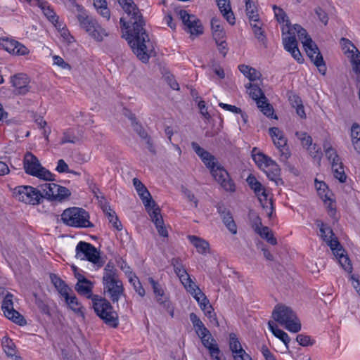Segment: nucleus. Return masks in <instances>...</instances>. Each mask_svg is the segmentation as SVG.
Returning <instances> with one entry per match:
<instances>
[{"label":"nucleus","instance_id":"56","mask_svg":"<svg viewBox=\"0 0 360 360\" xmlns=\"http://www.w3.org/2000/svg\"><path fill=\"white\" fill-rule=\"evenodd\" d=\"M247 182L250 187L254 191L255 193H258L262 190L265 188L262 184L252 175H250L247 178Z\"/></svg>","mask_w":360,"mask_h":360},{"label":"nucleus","instance_id":"61","mask_svg":"<svg viewBox=\"0 0 360 360\" xmlns=\"http://www.w3.org/2000/svg\"><path fill=\"white\" fill-rule=\"evenodd\" d=\"M78 138L71 131H66L63 134V137L60 141V144L67 143H75L78 141Z\"/></svg>","mask_w":360,"mask_h":360},{"label":"nucleus","instance_id":"63","mask_svg":"<svg viewBox=\"0 0 360 360\" xmlns=\"http://www.w3.org/2000/svg\"><path fill=\"white\" fill-rule=\"evenodd\" d=\"M314 12L318 16L319 20L323 22L325 25L328 24V13L321 7L318 6L315 8Z\"/></svg>","mask_w":360,"mask_h":360},{"label":"nucleus","instance_id":"20","mask_svg":"<svg viewBox=\"0 0 360 360\" xmlns=\"http://www.w3.org/2000/svg\"><path fill=\"white\" fill-rule=\"evenodd\" d=\"M148 213L152 221L155 225L158 233L162 237H167L168 232L164 226V221L161 215L160 209L159 207H155L152 210H149Z\"/></svg>","mask_w":360,"mask_h":360},{"label":"nucleus","instance_id":"29","mask_svg":"<svg viewBox=\"0 0 360 360\" xmlns=\"http://www.w3.org/2000/svg\"><path fill=\"white\" fill-rule=\"evenodd\" d=\"M50 278L52 283L62 297H67L68 295L72 292V290L68 287V285H66L65 283L57 275L51 274L50 275Z\"/></svg>","mask_w":360,"mask_h":360},{"label":"nucleus","instance_id":"34","mask_svg":"<svg viewBox=\"0 0 360 360\" xmlns=\"http://www.w3.org/2000/svg\"><path fill=\"white\" fill-rule=\"evenodd\" d=\"M331 169L333 176L335 179H338L340 182L343 183L347 179V175L345 172L343 164L342 161L335 162L331 165Z\"/></svg>","mask_w":360,"mask_h":360},{"label":"nucleus","instance_id":"8","mask_svg":"<svg viewBox=\"0 0 360 360\" xmlns=\"http://www.w3.org/2000/svg\"><path fill=\"white\" fill-rule=\"evenodd\" d=\"M15 198L25 204L37 205L42 202V195L40 188H37L31 186H19L14 188Z\"/></svg>","mask_w":360,"mask_h":360},{"label":"nucleus","instance_id":"24","mask_svg":"<svg viewBox=\"0 0 360 360\" xmlns=\"http://www.w3.org/2000/svg\"><path fill=\"white\" fill-rule=\"evenodd\" d=\"M338 259L340 266L347 272H352V266L350 263V260L347 255H345V250L342 248L341 245L340 246H335V250H331Z\"/></svg>","mask_w":360,"mask_h":360},{"label":"nucleus","instance_id":"17","mask_svg":"<svg viewBox=\"0 0 360 360\" xmlns=\"http://www.w3.org/2000/svg\"><path fill=\"white\" fill-rule=\"evenodd\" d=\"M11 83L15 87V94L24 95L30 90V79L27 75L19 73L11 77Z\"/></svg>","mask_w":360,"mask_h":360},{"label":"nucleus","instance_id":"45","mask_svg":"<svg viewBox=\"0 0 360 360\" xmlns=\"http://www.w3.org/2000/svg\"><path fill=\"white\" fill-rule=\"evenodd\" d=\"M201 339L202 345L210 350L217 346L215 340L212 337L210 331L208 333H200L198 335Z\"/></svg>","mask_w":360,"mask_h":360},{"label":"nucleus","instance_id":"42","mask_svg":"<svg viewBox=\"0 0 360 360\" xmlns=\"http://www.w3.org/2000/svg\"><path fill=\"white\" fill-rule=\"evenodd\" d=\"M189 318L198 335L200 333H208V329L195 313H191Z\"/></svg>","mask_w":360,"mask_h":360},{"label":"nucleus","instance_id":"58","mask_svg":"<svg viewBox=\"0 0 360 360\" xmlns=\"http://www.w3.org/2000/svg\"><path fill=\"white\" fill-rule=\"evenodd\" d=\"M184 287L186 290L191 294L195 300L196 297H200L201 294H204L193 281L191 283L185 285Z\"/></svg>","mask_w":360,"mask_h":360},{"label":"nucleus","instance_id":"4","mask_svg":"<svg viewBox=\"0 0 360 360\" xmlns=\"http://www.w3.org/2000/svg\"><path fill=\"white\" fill-rule=\"evenodd\" d=\"M272 318L286 330L298 333L302 328L301 322L292 309L284 304H276L272 311Z\"/></svg>","mask_w":360,"mask_h":360},{"label":"nucleus","instance_id":"14","mask_svg":"<svg viewBox=\"0 0 360 360\" xmlns=\"http://www.w3.org/2000/svg\"><path fill=\"white\" fill-rule=\"evenodd\" d=\"M309 41L308 44L303 46L304 51L311 61L317 67L319 72L324 75L326 72V66L322 54L316 44L312 40L309 39Z\"/></svg>","mask_w":360,"mask_h":360},{"label":"nucleus","instance_id":"64","mask_svg":"<svg viewBox=\"0 0 360 360\" xmlns=\"http://www.w3.org/2000/svg\"><path fill=\"white\" fill-rule=\"evenodd\" d=\"M53 59L54 65H56L64 70H68L69 71L71 70V65L66 63L60 56H53Z\"/></svg>","mask_w":360,"mask_h":360},{"label":"nucleus","instance_id":"6","mask_svg":"<svg viewBox=\"0 0 360 360\" xmlns=\"http://www.w3.org/2000/svg\"><path fill=\"white\" fill-rule=\"evenodd\" d=\"M62 221L69 226L77 228L93 227L94 224L89 221V214L84 209L79 207H70L63 211L61 214Z\"/></svg>","mask_w":360,"mask_h":360},{"label":"nucleus","instance_id":"33","mask_svg":"<svg viewBox=\"0 0 360 360\" xmlns=\"http://www.w3.org/2000/svg\"><path fill=\"white\" fill-rule=\"evenodd\" d=\"M268 325H269V329L273 333V334L276 338H278L281 340H282V342L285 344L286 347L288 348V343L290 342V340L288 335L283 330L278 328L276 323L272 321H269L268 322Z\"/></svg>","mask_w":360,"mask_h":360},{"label":"nucleus","instance_id":"16","mask_svg":"<svg viewBox=\"0 0 360 360\" xmlns=\"http://www.w3.org/2000/svg\"><path fill=\"white\" fill-rule=\"evenodd\" d=\"M133 184L141 199L143 204L144 205L147 212L153 210L155 207H158L156 202L151 198L150 193L148 191L147 188L142 184V182L134 178L133 179Z\"/></svg>","mask_w":360,"mask_h":360},{"label":"nucleus","instance_id":"31","mask_svg":"<svg viewBox=\"0 0 360 360\" xmlns=\"http://www.w3.org/2000/svg\"><path fill=\"white\" fill-rule=\"evenodd\" d=\"M37 5L42 10L44 15L52 22H58V16L46 1L43 0H34Z\"/></svg>","mask_w":360,"mask_h":360},{"label":"nucleus","instance_id":"28","mask_svg":"<svg viewBox=\"0 0 360 360\" xmlns=\"http://www.w3.org/2000/svg\"><path fill=\"white\" fill-rule=\"evenodd\" d=\"M212 36L216 42L225 38V31L220 20L213 17L211 20Z\"/></svg>","mask_w":360,"mask_h":360},{"label":"nucleus","instance_id":"60","mask_svg":"<svg viewBox=\"0 0 360 360\" xmlns=\"http://www.w3.org/2000/svg\"><path fill=\"white\" fill-rule=\"evenodd\" d=\"M250 220L252 224V227L256 232L262 227V220L260 217L255 212H250L249 214Z\"/></svg>","mask_w":360,"mask_h":360},{"label":"nucleus","instance_id":"21","mask_svg":"<svg viewBox=\"0 0 360 360\" xmlns=\"http://www.w3.org/2000/svg\"><path fill=\"white\" fill-rule=\"evenodd\" d=\"M273 9L277 21L279 23L285 22L282 27L283 35H285L286 34H291L292 33V29H291V24L286 13L282 8L276 5L273 6Z\"/></svg>","mask_w":360,"mask_h":360},{"label":"nucleus","instance_id":"35","mask_svg":"<svg viewBox=\"0 0 360 360\" xmlns=\"http://www.w3.org/2000/svg\"><path fill=\"white\" fill-rule=\"evenodd\" d=\"M291 29H292V33L291 34L295 35V34L297 33L303 46L308 44V41H309V39L312 40L307 30L302 27L301 25L298 24H295L293 26L291 25Z\"/></svg>","mask_w":360,"mask_h":360},{"label":"nucleus","instance_id":"37","mask_svg":"<svg viewBox=\"0 0 360 360\" xmlns=\"http://www.w3.org/2000/svg\"><path fill=\"white\" fill-rule=\"evenodd\" d=\"M103 211L108 217L110 223H111L117 230H121L122 229V226L121 222L119 221L115 212L109 206H105L103 208Z\"/></svg>","mask_w":360,"mask_h":360},{"label":"nucleus","instance_id":"40","mask_svg":"<svg viewBox=\"0 0 360 360\" xmlns=\"http://www.w3.org/2000/svg\"><path fill=\"white\" fill-rule=\"evenodd\" d=\"M245 2L250 22H258L259 15L255 4L251 0H245Z\"/></svg>","mask_w":360,"mask_h":360},{"label":"nucleus","instance_id":"55","mask_svg":"<svg viewBox=\"0 0 360 360\" xmlns=\"http://www.w3.org/2000/svg\"><path fill=\"white\" fill-rule=\"evenodd\" d=\"M295 136L301 141V144L304 148L309 147V146L313 143L311 136L308 135L306 132L297 131Z\"/></svg>","mask_w":360,"mask_h":360},{"label":"nucleus","instance_id":"12","mask_svg":"<svg viewBox=\"0 0 360 360\" xmlns=\"http://www.w3.org/2000/svg\"><path fill=\"white\" fill-rule=\"evenodd\" d=\"M274 145L280 152V159L282 161H286L290 156V152L287 145V139L283 132L278 127H271L269 129Z\"/></svg>","mask_w":360,"mask_h":360},{"label":"nucleus","instance_id":"39","mask_svg":"<svg viewBox=\"0 0 360 360\" xmlns=\"http://www.w3.org/2000/svg\"><path fill=\"white\" fill-rule=\"evenodd\" d=\"M323 148L327 158L331 162V165L341 161L336 150L330 146L329 142H324Z\"/></svg>","mask_w":360,"mask_h":360},{"label":"nucleus","instance_id":"47","mask_svg":"<svg viewBox=\"0 0 360 360\" xmlns=\"http://www.w3.org/2000/svg\"><path fill=\"white\" fill-rule=\"evenodd\" d=\"M249 84V94L253 100L257 103L258 101L266 98L262 89L257 85L251 84L250 83Z\"/></svg>","mask_w":360,"mask_h":360},{"label":"nucleus","instance_id":"54","mask_svg":"<svg viewBox=\"0 0 360 360\" xmlns=\"http://www.w3.org/2000/svg\"><path fill=\"white\" fill-rule=\"evenodd\" d=\"M229 347L230 349L232 352V354H234L238 352H240L244 350L242 348V346L240 345V342L238 340L236 335L234 333L230 334V338H229Z\"/></svg>","mask_w":360,"mask_h":360},{"label":"nucleus","instance_id":"25","mask_svg":"<svg viewBox=\"0 0 360 360\" xmlns=\"http://www.w3.org/2000/svg\"><path fill=\"white\" fill-rule=\"evenodd\" d=\"M65 301L68 307L72 310L78 316L84 318V307L82 304L79 302L77 297L73 294L70 293L67 297H65Z\"/></svg>","mask_w":360,"mask_h":360},{"label":"nucleus","instance_id":"27","mask_svg":"<svg viewBox=\"0 0 360 360\" xmlns=\"http://www.w3.org/2000/svg\"><path fill=\"white\" fill-rule=\"evenodd\" d=\"M188 239L196 248L197 252L201 255H206L210 252V244L205 240L195 236H188Z\"/></svg>","mask_w":360,"mask_h":360},{"label":"nucleus","instance_id":"5","mask_svg":"<svg viewBox=\"0 0 360 360\" xmlns=\"http://www.w3.org/2000/svg\"><path fill=\"white\" fill-rule=\"evenodd\" d=\"M92 304L96 314L107 326L113 328H116L118 326V314L105 298L94 295Z\"/></svg>","mask_w":360,"mask_h":360},{"label":"nucleus","instance_id":"7","mask_svg":"<svg viewBox=\"0 0 360 360\" xmlns=\"http://www.w3.org/2000/svg\"><path fill=\"white\" fill-rule=\"evenodd\" d=\"M23 167L29 175L46 181L53 180V174L42 167L39 159L30 152H27L24 155Z\"/></svg>","mask_w":360,"mask_h":360},{"label":"nucleus","instance_id":"44","mask_svg":"<svg viewBox=\"0 0 360 360\" xmlns=\"http://www.w3.org/2000/svg\"><path fill=\"white\" fill-rule=\"evenodd\" d=\"M274 165L276 167V169L274 167V165L269 166V168H264L265 169V172L268 176V178L271 180L274 181L276 184H278V181H281V179H279V175L281 172V169L279 168V166L276 164V162L274 161Z\"/></svg>","mask_w":360,"mask_h":360},{"label":"nucleus","instance_id":"46","mask_svg":"<svg viewBox=\"0 0 360 360\" xmlns=\"http://www.w3.org/2000/svg\"><path fill=\"white\" fill-rule=\"evenodd\" d=\"M250 25L252 27L255 37L259 41L266 46V37L264 35V30L262 28V22H260L258 19V22H250Z\"/></svg>","mask_w":360,"mask_h":360},{"label":"nucleus","instance_id":"49","mask_svg":"<svg viewBox=\"0 0 360 360\" xmlns=\"http://www.w3.org/2000/svg\"><path fill=\"white\" fill-rule=\"evenodd\" d=\"M257 105L264 115L271 118L273 117L274 110L273 107L267 103L266 98L258 101Z\"/></svg>","mask_w":360,"mask_h":360},{"label":"nucleus","instance_id":"52","mask_svg":"<svg viewBox=\"0 0 360 360\" xmlns=\"http://www.w3.org/2000/svg\"><path fill=\"white\" fill-rule=\"evenodd\" d=\"M117 277H119L117 270L115 268L112 263L108 262L104 268L103 281Z\"/></svg>","mask_w":360,"mask_h":360},{"label":"nucleus","instance_id":"59","mask_svg":"<svg viewBox=\"0 0 360 360\" xmlns=\"http://www.w3.org/2000/svg\"><path fill=\"white\" fill-rule=\"evenodd\" d=\"M17 41L14 39H2L1 44L3 48L10 53H14Z\"/></svg>","mask_w":360,"mask_h":360},{"label":"nucleus","instance_id":"48","mask_svg":"<svg viewBox=\"0 0 360 360\" xmlns=\"http://www.w3.org/2000/svg\"><path fill=\"white\" fill-rule=\"evenodd\" d=\"M223 213L224 215L221 217V218L224 224L231 233L236 234L237 233V226L233 219V217L229 212Z\"/></svg>","mask_w":360,"mask_h":360},{"label":"nucleus","instance_id":"32","mask_svg":"<svg viewBox=\"0 0 360 360\" xmlns=\"http://www.w3.org/2000/svg\"><path fill=\"white\" fill-rule=\"evenodd\" d=\"M92 288L93 284L89 280L80 281L79 283H77L75 285V290L77 292L82 295L86 296L87 298H92Z\"/></svg>","mask_w":360,"mask_h":360},{"label":"nucleus","instance_id":"26","mask_svg":"<svg viewBox=\"0 0 360 360\" xmlns=\"http://www.w3.org/2000/svg\"><path fill=\"white\" fill-rule=\"evenodd\" d=\"M217 6L226 18V20L231 24H235V17L233 15V13L231 11L230 1L229 0H216Z\"/></svg>","mask_w":360,"mask_h":360},{"label":"nucleus","instance_id":"13","mask_svg":"<svg viewBox=\"0 0 360 360\" xmlns=\"http://www.w3.org/2000/svg\"><path fill=\"white\" fill-rule=\"evenodd\" d=\"M13 297V295L10 292H8L5 296L1 305L4 314L6 318L11 320L13 322L20 326H25L27 321L22 315L14 309Z\"/></svg>","mask_w":360,"mask_h":360},{"label":"nucleus","instance_id":"23","mask_svg":"<svg viewBox=\"0 0 360 360\" xmlns=\"http://www.w3.org/2000/svg\"><path fill=\"white\" fill-rule=\"evenodd\" d=\"M255 194L257 196L258 200L261 203L264 210L265 211L266 216L269 218H271L274 212L273 201L271 198H269V194L267 193L265 188Z\"/></svg>","mask_w":360,"mask_h":360},{"label":"nucleus","instance_id":"41","mask_svg":"<svg viewBox=\"0 0 360 360\" xmlns=\"http://www.w3.org/2000/svg\"><path fill=\"white\" fill-rule=\"evenodd\" d=\"M2 347L8 356H14L16 354V347L13 340L4 337L2 340Z\"/></svg>","mask_w":360,"mask_h":360},{"label":"nucleus","instance_id":"9","mask_svg":"<svg viewBox=\"0 0 360 360\" xmlns=\"http://www.w3.org/2000/svg\"><path fill=\"white\" fill-rule=\"evenodd\" d=\"M76 257L88 260L98 267L103 266L99 252L91 243L80 241L76 246Z\"/></svg>","mask_w":360,"mask_h":360},{"label":"nucleus","instance_id":"57","mask_svg":"<svg viewBox=\"0 0 360 360\" xmlns=\"http://www.w3.org/2000/svg\"><path fill=\"white\" fill-rule=\"evenodd\" d=\"M129 282L133 285L135 291L141 297L145 295V290L141 285L139 278L135 276L132 275L129 278Z\"/></svg>","mask_w":360,"mask_h":360},{"label":"nucleus","instance_id":"43","mask_svg":"<svg viewBox=\"0 0 360 360\" xmlns=\"http://www.w3.org/2000/svg\"><path fill=\"white\" fill-rule=\"evenodd\" d=\"M262 238L266 240L270 244L275 245L277 244V240L274 237L272 231L268 226H262L259 231H256Z\"/></svg>","mask_w":360,"mask_h":360},{"label":"nucleus","instance_id":"1","mask_svg":"<svg viewBox=\"0 0 360 360\" xmlns=\"http://www.w3.org/2000/svg\"><path fill=\"white\" fill-rule=\"evenodd\" d=\"M120 5L129 17L128 22L120 18V24L127 33L129 44L134 53L143 63H148L152 50L150 49V39L143 26V16L133 0H118Z\"/></svg>","mask_w":360,"mask_h":360},{"label":"nucleus","instance_id":"36","mask_svg":"<svg viewBox=\"0 0 360 360\" xmlns=\"http://www.w3.org/2000/svg\"><path fill=\"white\" fill-rule=\"evenodd\" d=\"M94 6L102 17L107 20L110 19V12L107 7V2L105 0H94Z\"/></svg>","mask_w":360,"mask_h":360},{"label":"nucleus","instance_id":"15","mask_svg":"<svg viewBox=\"0 0 360 360\" xmlns=\"http://www.w3.org/2000/svg\"><path fill=\"white\" fill-rule=\"evenodd\" d=\"M148 283L151 285L153 292L155 295V300L158 303H159L164 309L167 310V311L169 314V315L173 317L174 316V308L172 306L171 302L168 299V297L165 295V291L162 287V285L157 281H155L153 278L150 277L148 279Z\"/></svg>","mask_w":360,"mask_h":360},{"label":"nucleus","instance_id":"38","mask_svg":"<svg viewBox=\"0 0 360 360\" xmlns=\"http://www.w3.org/2000/svg\"><path fill=\"white\" fill-rule=\"evenodd\" d=\"M253 158L256 164L260 167H264V168H269L271 165H275L274 160L263 153L255 155L253 156ZM274 167L276 169V166H274Z\"/></svg>","mask_w":360,"mask_h":360},{"label":"nucleus","instance_id":"62","mask_svg":"<svg viewBox=\"0 0 360 360\" xmlns=\"http://www.w3.org/2000/svg\"><path fill=\"white\" fill-rule=\"evenodd\" d=\"M296 340L302 347L313 345L315 342L314 340L311 339L310 336L304 334L298 335Z\"/></svg>","mask_w":360,"mask_h":360},{"label":"nucleus","instance_id":"2","mask_svg":"<svg viewBox=\"0 0 360 360\" xmlns=\"http://www.w3.org/2000/svg\"><path fill=\"white\" fill-rule=\"evenodd\" d=\"M191 146L205 166L210 169L212 176L221 186L226 191H234V183L231 179L229 173L219 165L217 158L210 152L201 148L196 142H192Z\"/></svg>","mask_w":360,"mask_h":360},{"label":"nucleus","instance_id":"50","mask_svg":"<svg viewBox=\"0 0 360 360\" xmlns=\"http://www.w3.org/2000/svg\"><path fill=\"white\" fill-rule=\"evenodd\" d=\"M289 36L283 35V43L284 46V49L287 51H290L291 50L297 47V41L295 35L288 34Z\"/></svg>","mask_w":360,"mask_h":360},{"label":"nucleus","instance_id":"11","mask_svg":"<svg viewBox=\"0 0 360 360\" xmlns=\"http://www.w3.org/2000/svg\"><path fill=\"white\" fill-rule=\"evenodd\" d=\"M176 13L186 26L185 30L191 36H198L203 33V26L195 15L188 14L185 10H179Z\"/></svg>","mask_w":360,"mask_h":360},{"label":"nucleus","instance_id":"18","mask_svg":"<svg viewBox=\"0 0 360 360\" xmlns=\"http://www.w3.org/2000/svg\"><path fill=\"white\" fill-rule=\"evenodd\" d=\"M317 226L320 229L321 238L330 246L331 250H335V246H340L338 238L335 236L333 230L329 226H326L321 221H318Z\"/></svg>","mask_w":360,"mask_h":360},{"label":"nucleus","instance_id":"10","mask_svg":"<svg viewBox=\"0 0 360 360\" xmlns=\"http://www.w3.org/2000/svg\"><path fill=\"white\" fill-rule=\"evenodd\" d=\"M104 294L113 302L117 303L125 297L124 288L119 277L103 281Z\"/></svg>","mask_w":360,"mask_h":360},{"label":"nucleus","instance_id":"51","mask_svg":"<svg viewBox=\"0 0 360 360\" xmlns=\"http://www.w3.org/2000/svg\"><path fill=\"white\" fill-rule=\"evenodd\" d=\"M309 155L314 160L320 162L323 155L321 148L316 143H311L306 148Z\"/></svg>","mask_w":360,"mask_h":360},{"label":"nucleus","instance_id":"3","mask_svg":"<svg viewBox=\"0 0 360 360\" xmlns=\"http://www.w3.org/2000/svg\"><path fill=\"white\" fill-rule=\"evenodd\" d=\"M76 18L81 29L84 30L91 37L97 41H102L108 33L96 19L88 15L82 6H77Z\"/></svg>","mask_w":360,"mask_h":360},{"label":"nucleus","instance_id":"53","mask_svg":"<svg viewBox=\"0 0 360 360\" xmlns=\"http://www.w3.org/2000/svg\"><path fill=\"white\" fill-rule=\"evenodd\" d=\"M203 311L205 315L209 319L210 321L216 326H219V322L216 316V314L214 311V309L212 305L209 304L205 307L200 308Z\"/></svg>","mask_w":360,"mask_h":360},{"label":"nucleus","instance_id":"30","mask_svg":"<svg viewBox=\"0 0 360 360\" xmlns=\"http://www.w3.org/2000/svg\"><path fill=\"white\" fill-rule=\"evenodd\" d=\"M172 265L174 266L175 274L178 276L184 286L191 283L192 280L190 278L188 274L177 259L172 260Z\"/></svg>","mask_w":360,"mask_h":360},{"label":"nucleus","instance_id":"22","mask_svg":"<svg viewBox=\"0 0 360 360\" xmlns=\"http://www.w3.org/2000/svg\"><path fill=\"white\" fill-rule=\"evenodd\" d=\"M42 195V200L47 198L50 200H58V185L55 183H46L39 186Z\"/></svg>","mask_w":360,"mask_h":360},{"label":"nucleus","instance_id":"19","mask_svg":"<svg viewBox=\"0 0 360 360\" xmlns=\"http://www.w3.org/2000/svg\"><path fill=\"white\" fill-rule=\"evenodd\" d=\"M346 43L349 46L348 51L352 53L350 63L352 70L356 75V81L360 82V52L349 40H347Z\"/></svg>","mask_w":360,"mask_h":360}]
</instances>
